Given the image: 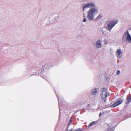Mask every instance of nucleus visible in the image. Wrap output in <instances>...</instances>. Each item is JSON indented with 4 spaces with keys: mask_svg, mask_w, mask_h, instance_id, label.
Listing matches in <instances>:
<instances>
[{
    "mask_svg": "<svg viewBox=\"0 0 131 131\" xmlns=\"http://www.w3.org/2000/svg\"><path fill=\"white\" fill-rule=\"evenodd\" d=\"M101 90L102 91V93L101 95V99L105 103L106 102L105 98L107 97V95L108 96H109V94H108L107 90L105 89L102 88L101 89Z\"/></svg>",
    "mask_w": 131,
    "mask_h": 131,
    "instance_id": "f03ea898",
    "label": "nucleus"
},
{
    "mask_svg": "<svg viewBox=\"0 0 131 131\" xmlns=\"http://www.w3.org/2000/svg\"><path fill=\"white\" fill-rule=\"evenodd\" d=\"M127 100L126 102L127 103H129L131 101V94L129 96H127Z\"/></svg>",
    "mask_w": 131,
    "mask_h": 131,
    "instance_id": "9d476101",
    "label": "nucleus"
},
{
    "mask_svg": "<svg viewBox=\"0 0 131 131\" xmlns=\"http://www.w3.org/2000/svg\"><path fill=\"white\" fill-rule=\"evenodd\" d=\"M89 106V104H88V106Z\"/></svg>",
    "mask_w": 131,
    "mask_h": 131,
    "instance_id": "aec40b11",
    "label": "nucleus"
},
{
    "mask_svg": "<svg viewBox=\"0 0 131 131\" xmlns=\"http://www.w3.org/2000/svg\"><path fill=\"white\" fill-rule=\"evenodd\" d=\"M122 54V51L120 49H118L116 51V56L119 58H121Z\"/></svg>",
    "mask_w": 131,
    "mask_h": 131,
    "instance_id": "0eeeda50",
    "label": "nucleus"
},
{
    "mask_svg": "<svg viewBox=\"0 0 131 131\" xmlns=\"http://www.w3.org/2000/svg\"><path fill=\"white\" fill-rule=\"evenodd\" d=\"M71 118L70 119V121L68 123V126H69L70 125H71V123L72 122V117H71Z\"/></svg>",
    "mask_w": 131,
    "mask_h": 131,
    "instance_id": "f8f14e48",
    "label": "nucleus"
},
{
    "mask_svg": "<svg viewBox=\"0 0 131 131\" xmlns=\"http://www.w3.org/2000/svg\"><path fill=\"white\" fill-rule=\"evenodd\" d=\"M96 46L97 47L99 48H101V44L100 40H99L97 41L96 44Z\"/></svg>",
    "mask_w": 131,
    "mask_h": 131,
    "instance_id": "1a4fd4ad",
    "label": "nucleus"
},
{
    "mask_svg": "<svg viewBox=\"0 0 131 131\" xmlns=\"http://www.w3.org/2000/svg\"><path fill=\"white\" fill-rule=\"evenodd\" d=\"M127 35L126 40L127 41L131 43V36L129 34L128 31H127L125 33L124 36Z\"/></svg>",
    "mask_w": 131,
    "mask_h": 131,
    "instance_id": "20e7f679",
    "label": "nucleus"
},
{
    "mask_svg": "<svg viewBox=\"0 0 131 131\" xmlns=\"http://www.w3.org/2000/svg\"><path fill=\"white\" fill-rule=\"evenodd\" d=\"M73 130V129H70L69 130L70 131H71V130Z\"/></svg>",
    "mask_w": 131,
    "mask_h": 131,
    "instance_id": "6ab92c4d",
    "label": "nucleus"
},
{
    "mask_svg": "<svg viewBox=\"0 0 131 131\" xmlns=\"http://www.w3.org/2000/svg\"><path fill=\"white\" fill-rule=\"evenodd\" d=\"M95 123V122L94 121L93 122H91L89 125V126H91L92 125H94Z\"/></svg>",
    "mask_w": 131,
    "mask_h": 131,
    "instance_id": "ddd939ff",
    "label": "nucleus"
},
{
    "mask_svg": "<svg viewBox=\"0 0 131 131\" xmlns=\"http://www.w3.org/2000/svg\"><path fill=\"white\" fill-rule=\"evenodd\" d=\"M86 21V19L85 18L84 19H83V22H85Z\"/></svg>",
    "mask_w": 131,
    "mask_h": 131,
    "instance_id": "dca6fc26",
    "label": "nucleus"
},
{
    "mask_svg": "<svg viewBox=\"0 0 131 131\" xmlns=\"http://www.w3.org/2000/svg\"><path fill=\"white\" fill-rule=\"evenodd\" d=\"M68 127H69V126H68L67 128L66 129V130L65 131H68Z\"/></svg>",
    "mask_w": 131,
    "mask_h": 131,
    "instance_id": "f3484780",
    "label": "nucleus"
},
{
    "mask_svg": "<svg viewBox=\"0 0 131 131\" xmlns=\"http://www.w3.org/2000/svg\"><path fill=\"white\" fill-rule=\"evenodd\" d=\"M82 129H81L80 128H79L77 129H75V131H81Z\"/></svg>",
    "mask_w": 131,
    "mask_h": 131,
    "instance_id": "4468645a",
    "label": "nucleus"
},
{
    "mask_svg": "<svg viewBox=\"0 0 131 131\" xmlns=\"http://www.w3.org/2000/svg\"><path fill=\"white\" fill-rule=\"evenodd\" d=\"M95 13H97V10L94 8H91L88 12L87 18L91 20H93L94 18V14Z\"/></svg>",
    "mask_w": 131,
    "mask_h": 131,
    "instance_id": "f257e3e1",
    "label": "nucleus"
},
{
    "mask_svg": "<svg viewBox=\"0 0 131 131\" xmlns=\"http://www.w3.org/2000/svg\"><path fill=\"white\" fill-rule=\"evenodd\" d=\"M102 17V16L101 15L99 14V16L96 18L95 19V20H97L101 18Z\"/></svg>",
    "mask_w": 131,
    "mask_h": 131,
    "instance_id": "9b49d317",
    "label": "nucleus"
},
{
    "mask_svg": "<svg viewBox=\"0 0 131 131\" xmlns=\"http://www.w3.org/2000/svg\"><path fill=\"white\" fill-rule=\"evenodd\" d=\"M95 5L92 3H89L85 5L83 7V10L84 11L86 8H90L91 7H94Z\"/></svg>",
    "mask_w": 131,
    "mask_h": 131,
    "instance_id": "423d86ee",
    "label": "nucleus"
},
{
    "mask_svg": "<svg viewBox=\"0 0 131 131\" xmlns=\"http://www.w3.org/2000/svg\"><path fill=\"white\" fill-rule=\"evenodd\" d=\"M123 102V100H118L114 104L111 105V107H115L121 104Z\"/></svg>",
    "mask_w": 131,
    "mask_h": 131,
    "instance_id": "39448f33",
    "label": "nucleus"
},
{
    "mask_svg": "<svg viewBox=\"0 0 131 131\" xmlns=\"http://www.w3.org/2000/svg\"><path fill=\"white\" fill-rule=\"evenodd\" d=\"M117 74L118 75L120 73V71L118 70L116 72Z\"/></svg>",
    "mask_w": 131,
    "mask_h": 131,
    "instance_id": "2eb2a0df",
    "label": "nucleus"
},
{
    "mask_svg": "<svg viewBox=\"0 0 131 131\" xmlns=\"http://www.w3.org/2000/svg\"><path fill=\"white\" fill-rule=\"evenodd\" d=\"M102 114V113H100L99 114V117H100L101 116V115Z\"/></svg>",
    "mask_w": 131,
    "mask_h": 131,
    "instance_id": "a211bd4d",
    "label": "nucleus"
},
{
    "mask_svg": "<svg viewBox=\"0 0 131 131\" xmlns=\"http://www.w3.org/2000/svg\"><path fill=\"white\" fill-rule=\"evenodd\" d=\"M99 89H98L95 88L92 90V93L93 95L96 94L97 92Z\"/></svg>",
    "mask_w": 131,
    "mask_h": 131,
    "instance_id": "6e6552de",
    "label": "nucleus"
},
{
    "mask_svg": "<svg viewBox=\"0 0 131 131\" xmlns=\"http://www.w3.org/2000/svg\"><path fill=\"white\" fill-rule=\"evenodd\" d=\"M118 23V21L116 20H114L110 22L108 25L107 27L109 30H111L112 28L115 25Z\"/></svg>",
    "mask_w": 131,
    "mask_h": 131,
    "instance_id": "7ed1b4c3",
    "label": "nucleus"
}]
</instances>
